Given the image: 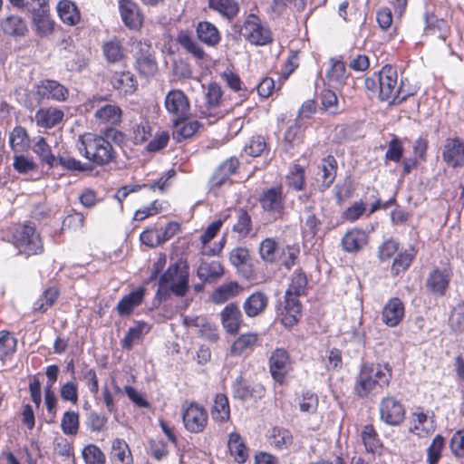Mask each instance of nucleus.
<instances>
[{
	"instance_id": "nucleus-1",
	"label": "nucleus",
	"mask_w": 464,
	"mask_h": 464,
	"mask_svg": "<svg viewBox=\"0 0 464 464\" xmlns=\"http://www.w3.org/2000/svg\"><path fill=\"white\" fill-rule=\"evenodd\" d=\"M392 379V369L388 364L365 362L356 377L354 392L361 398L379 394Z\"/></svg>"
},
{
	"instance_id": "nucleus-2",
	"label": "nucleus",
	"mask_w": 464,
	"mask_h": 464,
	"mask_svg": "<svg viewBox=\"0 0 464 464\" xmlns=\"http://www.w3.org/2000/svg\"><path fill=\"white\" fill-rule=\"evenodd\" d=\"M76 148L80 155L95 166H106L117 157L115 149L107 139L92 133L80 135Z\"/></svg>"
},
{
	"instance_id": "nucleus-3",
	"label": "nucleus",
	"mask_w": 464,
	"mask_h": 464,
	"mask_svg": "<svg viewBox=\"0 0 464 464\" xmlns=\"http://www.w3.org/2000/svg\"><path fill=\"white\" fill-rule=\"evenodd\" d=\"M365 86L369 90H379L380 99L390 103H400L411 94L404 92L398 84V74L392 66H384L378 74L368 77Z\"/></svg>"
},
{
	"instance_id": "nucleus-4",
	"label": "nucleus",
	"mask_w": 464,
	"mask_h": 464,
	"mask_svg": "<svg viewBox=\"0 0 464 464\" xmlns=\"http://www.w3.org/2000/svg\"><path fill=\"white\" fill-rule=\"evenodd\" d=\"M306 288V276L301 271L295 272L285 292L284 308L279 314L284 325L291 327L299 321L302 311L298 297L305 294Z\"/></svg>"
},
{
	"instance_id": "nucleus-5",
	"label": "nucleus",
	"mask_w": 464,
	"mask_h": 464,
	"mask_svg": "<svg viewBox=\"0 0 464 464\" xmlns=\"http://www.w3.org/2000/svg\"><path fill=\"white\" fill-rule=\"evenodd\" d=\"M12 242L20 254L27 256L42 254L43 241L35 227L24 224L14 228L12 234Z\"/></svg>"
},
{
	"instance_id": "nucleus-6",
	"label": "nucleus",
	"mask_w": 464,
	"mask_h": 464,
	"mask_svg": "<svg viewBox=\"0 0 464 464\" xmlns=\"http://www.w3.org/2000/svg\"><path fill=\"white\" fill-rule=\"evenodd\" d=\"M188 266L179 260L169 266L160 278V288H169L175 295L183 296L188 287Z\"/></svg>"
},
{
	"instance_id": "nucleus-7",
	"label": "nucleus",
	"mask_w": 464,
	"mask_h": 464,
	"mask_svg": "<svg viewBox=\"0 0 464 464\" xmlns=\"http://www.w3.org/2000/svg\"><path fill=\"white\" fill-rule=\"evenodd\" d=\"M205 98V103L199 106V117L201 119H206L208 124H212L219 119H222L225 115L224 110L221 109V87L216 82L210 83L208 87Z\"/></svg>"
},
{
	"instance_id": "nucleus-8",
	"label": "nucleus",
	"mask_w": 464,
	"mask_h": 464,
	"mask_svg": "<svg viewBox=\"0 0 464 464\" xmlns=\"http://www.w3.org/2000/svg\"><path fill=\"white\" fill-rule=\"evenodd\" d=\"M241 34L248 42L256 45H265L272 41L270 30L255 14H249L246 17Z\"/></svg>"
},
{
	"instance_id": "nucleus-9",
	"label": "nucleus",
	"mask_w": 464,
	"mask_h": 464,
	"mask_svg": "<svg viewBox=\"0 0 464 464\" xmlns=\"http://www.w3.org/2000/svg\"><path fill=\"white\" fill-rule=\"evenodd\" d=\"M103 97H93L90 101L91 109H96L94 117L99 124L116 125L121 122L122 111L115 104L104 103Z\"/></svg>"
},
{
	"instance_id": "nucleus-10",
	"label": "nucleus",
	"mask_w": 464,
	"mask_h": 464,
	"mask_svg": "<svg viewBox=\"0 0 464 464\" xmlns=\"http://www.w3.org/2000/svg\"><path fill=\"white\" fill-rule=\"evenodd\" d=\"M441 157L449 168L464 167V140L459 137L447 139L442 145Z\"/></svg>"
},
{
	"instance_id": "nucleus-11",
	"label": "nucleus",
	"mask_w": 464,
	"mask_h": 464,
	"mask_svg": "<svg viewBox=\"0 0 464 464\" xmlns=\"http://www.w3.org/2000/svg\"><path fill=\"white\" fill-rule=\"evenodd\" d=\"M182 419L188 431L199 433L205 430L208 415L202 406L192 402L183 410Z\"/></svg>"
},
{
	"instance_id": "nucleus-12",
	"label": "nucleus",
	"mask_w": 464,
	"mask_h": 464,
	"mask_svg": "<svg viewBox=\"0 0 464 464\" xmlns=\"http://www.w3.org/2000/svg\"><path fill=\"white\" fill-rule=\"evenodd\" d=\"M379 411L381 420L391 426L400 425L405 418L403 405L392 396H387L381 401Z\"/></svg>"
},
{
	"instance_id": "nucleus-13",
	"label": "nucleus",
	"mask_w": 464,
	"mask_h": 464,
	"mask_svg": "<svg viewBox=\"0 0 464 464\" xmlns=\"http://www.w3.org/2000/svg\"><path fill=\"white\" fill-rule=\"evenodd\" d=\"M269 369L274 380L283 383L285 375L291 370V361L288 353L282 348L276 349L269 358Z\"/></svg>"
},
{
	"instance_id": "nucleus-14",
	"label": "nucleus",
	"mask_w": 464,
	"mask_h": 464,
	"mask_svg": "<svg viewBox=\"0 0 464 464\" xmlns=\"http://www.w3.org/2000/svg\"><path fill=\"white\" fill-rule=\"evenodd\" d=\"M119 11L124 24L131 30H139L143 24V14L138 4L132 0H120Z\"/></svg>"
},
{
	"instance_id": "nucleus-15",
	"label": "nucleus",
	"mask_w": 464,
	"mask_h": 464,
	"mask_svg": "<svg viewBox=\"0 0 464 464\" xmlns=\"http://www.w3.org/2000/svg\"><path fill=\"white\" fill-rule=\"evenodd\" d=\"M262 208L274 216H279L285 208V198L281 187H275L265 190L260 197Z\"/></svg>"
},
{
	"instance_id": "nucleus-16",
	"label": "nucleus",
	"mask_w": 464,
	"mask_h": 464,
	"mask_svg": "<svg viewBox=\"0 0 464 464\" xmlns=\"http://www.w3.org/2000/svg\"><path fill=\"white\" fill-rule=\"evenodd\" d=\"M220 322L223 329L228 334H237L243 324L241 311L237 304L230 303L220 313Z\"/></svg>"
},
{
	"instance_id": "nucleus-17",
	"label": "nucleus",
	"mask_w": 464,
	"mask_h": 464,
	"mask_svg": "<svg viewBox=\"0 0 464 464\" xmlns=\"http://www.w3.org/2000/svg\"><path fill=\"white\" fill-rule=\"evenodd\" d=\"M166 110L178 118L186 117L189 110V102L187 96L180 90L169 92L165 98Z\"/></svg>"
},
{
	"instance_id": "nucleus-18",
	"label": "nucleus",
	"mask_w": 464,
	"mask_h": 464,
	"mask_svg": "<svg viewBox=\"0 0 464 464\" xmlns=\"http://www.w3.org/2000/svg\"><path fill=\"white\" fill-rule=\"evenodd\" d=\"M112 87L123 95L134 93L138 88L135 76L130 71L114 72L111 78Z\"/></svg>"
},
{
	"instance_id": "nucleus-19",
	"label": "nucleus",
	"mask_w": 464,
	"mask_h": 464,
	"mask_svg": "<svg viewBox=\"0 0 464 464\" xmlns=\"http://www.w3.org/2000/svg\"><path fill=\"white\" fill-rule=\"evenodd\" d=\"M404 316V304L399 298H392L384 305L382 313L383 324L389 327L397 326Z\"/></svg>"
},
{
	"instance_id": "nucleus-20",
	"label": "nucleus",
	"mask_w": 464,
	"mask_h": 464,
	"mask_svg": "<svg viewBox=\"0 0 464 464\" xmlns=\"http://www.w3.org/2000/svg\"><path fill=\"white\" fill-rule=\"evenodd\" d=\"M37 94L44 99L62 102L67 98L68 90L56 81L44 80L37 85Z\"/></svg>"
},
{
	"instance_id": "nucleus-21",
	"label": "nucleus",
	"mask_w": 464,
	"mask_h": 464,
	"mask_svg": "<svg viewBox=\"0 0 464 464\" xmlns=\"http://www.w3.org/2000/svg\"><path fill=\"white\" fill-rule=\"evenodd\" d=\"M200 127V123L196 120L178 118L174 121V128L172 131L173 139L180 142L186 139L191 138Z\"/></svg>"
},
{
	"instance_id": "nucleus-22",
	"label": "nucleus",
	"mask_w": 464,
	"mask_h": 464,
	"mask_svg": "<svg viewBox=\"0 0 464 464\" xmlns=\"http://www.w3.org/2000/svg\"><path fill=\"white\" fill-rule=\"evenodd\" d=\"M57 14L64 24L72 26L81 21V12L71 0H60L56 5Z\"/></svg>"
},
{
	"instance_id": "nucleus-23",
	"label": "nucleus",
	"mask_w": 464,
	"mask_h": 464,
	"mask_svg": "<svg viewBox=\"0 0 464 464\" xmlns=\"http://www.w3.org/2000/svg\"><path fill=\"white\" fill-rule=\"evenodd\" d=\"M144 294L145 290L140 287L124 295L117 304L116 310L118 314L121 316L130 314L142 303Z\"/></svg>"
},
{
	"instance_id": "nucleus-24",
	"label": "nucleus",
	"mask_w": 464,
	"mask_h": 464,
	"mask_svg": "<svg viewBox=\"0 0 464 464\" xmlns=\"http://www.w3.org/2000/svg\"><path fill=\"white\" fill-rule=\"evenodd\" d=\"M268 304V297L263 292H255L250 295L243 304L245 314L248 317H256L261 314Z\"/></svg>"
},
{
	"instance_id": "nucleus-25",
	"label": "nucleus",
	"mask_w": 464,
	"mask_h": 464,
	"mask_svg": "<svg viewBox=\"0 0 464 464\" xmlns=\"http://www.w3.org/2000/svg\"><path fill=\"white\" fill-rule=\"evenodd\" d=\"M196 32L198 38L209 47L217 46L221 40V34L217 26L208 21L199 22Z\"/></svg>"
},
{
	"instance_id": "nucleus-26",
	"label": "nucleus",
	"mask_w": 464,
	"mask_h": 464,
	"mask_svg": "<svg viewBox=\"0 0 464 464\" xmlns=\"http://www.w3.org/2000/svg\"><path fill=\"white\" fill-rule=\"evenodd\" d=\"M368 243V235L362 229L354 228L348 231L342 239V246L346 252H357Z\"/></svg>"
},
{
	"instance_id": "nucleus-27",
	"label": "nucleus",
	"mask_w": 464,
	"mask_h": 464,
	"mask_svg": "<svg viewBox=\"0 0 464 464\" xmlns=\"http://www.w3.org/2000/svg\"><path fill=\"white\" fill-rule=\"evenodd\" d=\"M227 215H226L223 218H219L208 226L206 230L200 237L201 243V251L203 255L207 256H215L218 252H220L222 246H219L217 248H207V245L217 236L218 232L220 230L223 222L227 219Z\"/></svg>"
},
{
	"instance_id": "nucleus-28",
	"label": "nucleus",
	"mask_w": 464,
	"mask_h": 464,
	"mask_svg": "<svg viewBox=\"0 0 464 464\" xmlns=\"http://www.w3.org/2000/svg\"><path fill=\"white\" fill-rule=\"evenodd\" d=\"M258 334L256 333H246L238 336L230 347V353L233 355H242L252 352L258 343Z\"/></svg>"
},
{
	"instance_id": "nucleus-29",
	"label": "nucleus",
	"mask_w": 464,
	"mask_h": 464,
	"mask_svg": "<svg viewBox=\"0 0 464 464\" xmlns=\"http://www.w3.org/2000/svg\"><path fill=\"white\" fill-rule=\"evenodd\" d=\"M337 170V162L333 156L324 158L319 165L317 175L322 179L321 189L329 188L335 179Z\"/></svg>"
},
{
	"instance_id": "nucleus-30",
	"label": "nucleus",
	"mask_w": 464,
	"mask_h": 464,
	"mask_svg": "<svg viewBox=\"0 0 464 464\" xmlns=\"http://www.w3.org/2000/svg\"><path fill=\"white\" fill-rule=\"evenodd\" d=\"M224 274V268L218 261H201L197 270V276L203 282H214Z\"/></svg>"
},
{
	"instance_id": "nucleus-31",
	"label": "nucleus",
	"mask_w": 464,
	"mask_h": 464,
	"mask_svg": "<svg viewBox=\"0 0 464 464\" xmlns=\"http://www.w3.org/2000/svg\"><path fill=\"white\" fill-rule=\"evenodd\" d=\"M450 282V274L446 271L433 270L428 276L426 286L436 295H443Z\"/></svg>"
},
{
	"instance_id": "nucleus-32",
	"label": "nucleus",
	"mask_w": 464,
	"mask_h": 464,
	"mask_svg": "<svg viewBox=\"0 0 464 464\" xmlns=\"http://www.w3.org/2000/svg\"><path fill=\"white\" fill-rule=\"evenodd\" d=\"M208 7L223 18L231 21L239 13V5L236 0H208Z\"/></svg>"
},
{
	"instance_id": "nucleus-33",
	"label": "nucleus",
	"mask_w": 464,
	"mask_h": 464,
	"mask_svg": "<svg viewBox=\"0 0 464 464\" xmlns=\"http://www.w3.org/2000/svg\"><path fill=\"white\" fill-rule=\"evenodd\" d=\"M270 445L277 450H286L294 443L292 432L282 427H274L268 435Z\"/></svg>"
},
{
	"instance_id": "nucleus-34",
	"label": "nucleus",
	"mask_w": 464,
	"mask_h": 464,
	"mask_svg": "<svg viewBox=\"0 0 464 464\" xmlns=\"http://www.w3.org/2000/svg\"><path fill=\"white\" fill-rule=\"evenodd\" d=\"M177 41L196 60L201 61L205 59L206 53L189 32L180 31L177 35Z\"/></svg>"
},
{
	"instance_id": "nucleus-35",
	"label": "nucleus",
	"mask_w": 464,
	"mask_h": 464,
	"mask_svg": "<svg viewBox=\"0 0 464 464\" xmlns=\"http://www.w3.org/2000/svg\"><path fill=\"white\" fill-rule=\"evenodd\" d=\"M227 447L236 462L244 463L248 458L247 448L237 432H231L229 434Z\"/></svg>"
},
{
	"instance_id": "nucleus-36",
	"label": "nucleus",
	"mask_w": 464,
	"mask_h": 464,
	"mask_svg": "<svg viewBox=\"0 0 464 464\" xmlns=\"http://www.w3.org/2000/svg\"><path fill=\"white\" fill-rule=\"evenodd\" d=\"M63 118V112L56 108L39 110L34 116L36 124L43 128H52L58 124Z\"/></svg>"
},
{
	"instance_id": "nucleus-37",
	"label": "nucleus",
	"mask_w": 464,
	"mask_h": 464,
	"mask_svg": "<svg viewBox=\"0 0 464 464\" xmlns=\"http://www.w3.org/2000/svg\"><path fill=\"white\" fill-rule=\"evenodd\" d=\"M233 394L236 398L245 401L254 396L261 397L263 394V387L261 385L250 386L241 377H238L232 385Z\"/></svg>"
},
{
	"instance_id": "nucleus-38",
	"label": "nucleus",
	"mask_w": 464,
	"mask_h": 464,
	"mask_svg": "<svg viewBox=\"0 0 464 464\" xmlns=\"http://www.w3.org/2000/svg\"><path fill=\"white\" fill-rule=\"evenodd\" d=\"M410 430L419 437H424L434 431L433 421L423 412H414Z\"/></svg>"
},
{
	"instance_id": "nucleus-39",
	"label": "nucleus",
	"mask_w": 464,
	"mask_h": 464,
	"mask_svg": "<svg viewBox=\"0 0 464 464\" xmlns=\"http://www.w3.org/2000/svg\"><path fill=\"white\" fill-rule=\"evenodd\" d=\"M330 62L331 68L326 73V78L334 87L342 86L347 79L345 64L343 61L335 58H332Z\"/></svg>"
},
{
	"instance_id": "nucleus-40",
	"label": "nucleus",
	"mask_w": 464,
	"mask_h": 464,
	"mask_svg": "<svg viewBox=\"0 0 464 464\" xmlns=\"http://www.w3.org/2000/svg\"><path fill=\"white\" fill-rule=\"evenodd\" d=\"M102 52L106 61L110 63H121L126 57L121 43L116 38L104 43Z\"/></svg>"
},
{
	"instance_id": "nucleus-41",
	"label": "nucleus",
	"mask_w": 464,
	"mask_h": 464,
	"mask_svg": "<svg viewBox=\"0 0 464 464\" xmlns=\"http://www.w3.org/2000/svg\"><path fill=\"white\" fill-rule=\"evenodd\" d=\"M111 458L118 464H132V455L124 440L115 439L112 441Z\"/></svg>"
},
{
	"instance_id": "nucleus-42",
	"label": "nucleus",
	"mask_w": 464,
	"mask_h": 464,
	"mask_svg": "<svg viewBox=\"0 0 464 464\" xmlns=\"http://www.w3.org/2000/svg\"><path fill=\"white\" fill-rule=\"evenodd\" d=\"M239 292L240 286L237 282L223 284L213 291L211 300L215 304H223L237 295Z\"/></svg>"
},
{
	"instance_id": "nucleus-43",
	"label": "nucleus",
	"mask_w": 464,
	"mask_h": 464,
	"mask_svg": "<svg viewBox=\"0 0 464 464\" xmlns=\"http://www.w3.org/2000/svg\"><path fill=\"white\" fill-rule=\"evenodd\" d=\"M212 419L215 421L224 422L230 417V408L225 394H217L211 411Z\"/></svg>"
},
{
	"instance_id": "nucleus-44",
	"label": "nucleus",
	"mask_w": 464,
	"mask_h": 464,
	"mask_svg": "<svg viewBox=\"0 0 464 464\" xmlns=\"http://www.w3.org/2000/svg\"><path fill=\"white\" fill-rule=\"evenodd\" d=\"M221 78L233 92L238 93L239 102L247 98L248 92L246 89L242 88V82L238 74L227 69L221 73Z\"/></svg>"
},
{
	"instance_id": "nucleus-45",
	"label": "nucleus",
	"mask_w": 464,
	"mask_h": 464,
	"mask_svg": "<svg viewBox=\"0 0 464 464\" xmlns=\"http://www.w3.org/2000/svg\"><path fill=\"white\" fill-rule=\"evenodd\" d=\"M32 19L39 35L47 36L53 32L54 22L50 12L33 14Z\"/></svg>"
},
{
	"instance_id": "nucleus-46",
	"label": "nucleus",
	"mask_w": 464,
	"mask_h": 464,
	"mask_svg": "<svg viewBox=\"0 0 464 464\" xmlns=\"http://www.w3.org/2000/svg\"><path fill=\"white\" fill-rule=\"evenodd\" d=\"M134 67L140 76L146 78L154 76L158 72V64L154 53L135 61Z\"/></svg>"
},
{
	"instance_id": "nucleus-47",
	"label": "nucleus",
	"mask_w": 464,
	"mask_h": 464,
	"mask_svg": "<svg viewBox=\"0 0 464 464\" xmlns=\"http://www.w3.org/2000/svg\"><path fill=\"white\" fill-rule=\"evenodd\" d=\"M362 440L367 451L374 453L381 449L382 443L372 425L363 427L361 433Z\"/></svg>"
},
{
	"instance_id": "nucleus-48",
	"label": "nucleus",
	"mask_w": 464,
	"mask_h": 464,
	"mask_svg": "<svg viewBox=\"0 0 464 464\" xmlns=\"http://www.w3.org/2000/svg\"><path fill=\"white\" fill-rule=\"evenodd\" d=\"M129 45L135 61L154 53L151 44L148 40L130 38Z\"/></svg>"
},
{
	"instance_id": "nucleus-49",
	"label": "nucleus",
	"mask_w": 464,
	"mask_h": 464,
	"mask_svg": "<svg viewBox=\"0 0 464 464\" xmlns=\"http://www.w3.org/2000/svg\"><path fill=\"white\" fill-rule=\"evenodd\" d=\"M303 126L296 121L294 125L290 126L285 133V147L288 151L291 148H295L302 142Z\"/></svg>"
},
{
	"instance_id": "nucleus-50",
	"label": "nucleus",
	"mask_w": 464,
	"mask_h": 464,
	"mask_svg": "<svg viewBox=\"0 0 464 464\" xmlns=\"http://www.w3.org/2000/svg\"><path fill=\"white\" fill-rule=\"evenodd\" d=\"M33 150L36 153L43 162L52 167L55 164L56 159L52 153L50 146L45 142L43 137H38L34 144Z\"/></svg>"
},
{
	"instance_id": "nucleus-51",
	"label": "nucleus",
	"mask_w": 464,
	"mask_h": 464,
	"mask_svg": "<svg viewBox=\"0 0 464 464\" xmlns=\"http://www.w3.org/2000/svg\"><path fill=\"white\" fill-rule=\"evenodd\" d=\"M58 291L54 287L46 289L43 295L34 302V310L39 312L47 311L56 301Z\"/></svg>"
},
{
	"instance_id": "nucleus-52",
	"label": "nucleus",
	"mask_w": 464,
	"mask_h": 464,
	"mask_svg": "<svg viewBox=\"0 0 464 464\" xmlns=\"http://www.w3.org/2000/svg\"><path fill=\"white\" fill-rule=\"evenodd\" d=\"M259 254L266 262H275L279 256V248L276 242L272 238L264 239L259 246Z\"/></svg>"
},
{
	"instance_id": "nucleus-53",
	"label": "nucleus",
	"mask_w": 464,
	"mask_h": 464,
	"mask_svg": "<svg viewBox=\"0 0 464 464\" xmlns=\"http://www.w3.org/2000/svg\"><path fill=\"white\" fill-rule=\"evenodd\" d=\"M9 143L14 151H23L29 146L26 130L22 127H16L11 132Z\"/></svg>"
},
{
	"instance_id": "nucleus-54",
	"label": "nucleus",
	"mask_w": 464,
	"mask_h": 464,
	"mask_svg": "<svg viewBox=\"0 0 464 464\" xmlns=\"http://www.w3.org/2000/svg\"><path fill=\"white\" fill-rule=\"evenodd\" d=\"M4 31L11 35H24L27 31V26L22 17L11 15L5 21Z\"/></svg>"
},
{
	"instance_id": "nucleus-55",
	"label": "nucleus",
	"mask_w": 464,
	"mask_h": 464,
	"mask_svg": "<svg viewBox=\"0 0 464 464\" xmlns=\"http://www.w3.org/2000/svg\"><path fill=\"white\" fill-rule=\"evenodd\" d=\"M237 212V222L233 226V230L237 232L240 237H246L251 230V218L248 213L239 208Z\"/></svg>"
},
{
	"instance_id": "nucleus-56",
	"label": "nucleus",
	"mask_w": 464,
	"mask_h": 464,
	"mask_svg": "<svg viewBox=\"0 0 464 464\" xmlns=\"http://www.w3.org/2000/svg\"><path fill=\"white\" fill-rule=\"evenodd\" d=\"M82 455L85 464H105L104 453L94 444L85 446Z\"/></svg>"
},
{
	"instance_id": "nucleus-57",
	"label": "nucleus",
	"mask_w": 464,
	"mask_h": 464,
	"mask_svg": "<svg viewBox=\"0 0 464 464\" xmlns=\"http://www.w3.org/2000/svg\"><path fill=\"white\" fill-rule=\"evenodd\" d=\"M312 206L305 207L304 211L307 213V217L303 227V234L305 237H314L320 229L321 221L312 212Z\"/></svg>"
},
{
	"instance_id": "nucleus-58",
	"label": "nucleus",
	"mask_w": 464,
	"mask_h": 464,
	"mask_svg": "<svg viewBox=\"0 0 464 464\" xmlns=\"http://www.w3.org/2000/svg\"><path fill=\"white\" fill-rule=\"evenodd\" d=\"M450 326L458 333H464V301L457 304L449 319Z\"/></svg>"
},
{
	"instance_id": "nucleus-59",
	"label": "nucleus",
	"mask_w": 464,
	"mask_h": 464,
	"mask_svg": "<svg viewBox=\"0 0 464 464\" xmlns=\"http://www.w3.org/2000/svg\"><path fill=\"white\" fill-rule=\"evenodd\" d=\"M61 428L66 435H75L79 430V415L75 411H66L61 421Z\"/></svg>"
},
{
	"instance_id": "nucleus-60",
	"label": "nucleus",
	"mask_w": 464,
	"mask_h": 464,
	"mask_svg": "<svg viewBox=\"0 0 464 464\" xmlns=\"http://www.w3.org/2000/svg\"><path fill=\"white\" fill-rule=\"evenodd\" d=\"M444 447V439L441 435H437L427 450L428 464H437L441 457V451Z\"/></svg>"
},
{
	"instance_id": "nucleus-61",
	"label": "nucleus",
	"mask_w": 464,
	"mask_h": 464,
	"mask_svg": "<svg viewBox=\"0 0 464 464\" xmlns=\"http://www.w3.org/2000/svg\"><path fill=\"white\" fill-rule=\"evenodd\" d=\"M286 183L288 187L295 190H301L304 184V169L299 165H295L286 176Z\"/></svg>"
},
{
	"instance_id": "nucleus-62",
	"label": "nucleus",
	"mask_w": 464,
	"mask_h": 464,
	"mask_svg": "<svg viewBox=\"0 0 464 464\" xmlns=\"http://www.w3.org/2000/svg\"><path fill=\"white\" fill-rule=\"evenodd\" d=\"M426 30L436 34L439 32V37L445 40L448 31V24L442 19H438L434 15L426 16Z\"/></svg>"
},
{
	"instance_id": "nucleus-63",
	"label": "nucleus",
	"mask_w": 464,
	"mask_h": 464,
	"mask_svg": "<svg viewBox=\"0 0 464 464\" xmlns=\"http://www.w3.org/2000/svg\"><path fill=\"white\" fill-rule=\"evenodd\" d=\"M145 328H147L145 323H139L135 327L130 328L121 341L122 347L130 349L133 343L140 338Z\"/></svg>"
},
{
	"instance_id": "nucleus-64",
	"label": "nucleus",
	"mask_w": 464,
	"mask_h": 464,
	"mask_svg": "<svg viewBox=\"0 0 464 464\" xmlns=\"http://www.w3.org/2000/svg\"><path fill=\"white\" fill-rule=\"evenodd\" d=\"M318 407V397L310 392H304L299 401V409L305 413H314Z\"/></svg>"
}]
</instances>
